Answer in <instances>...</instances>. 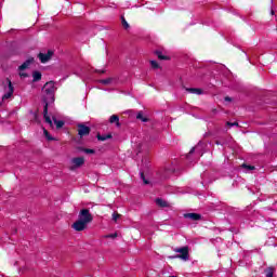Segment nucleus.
<instances>
[{"label": "nucleus", "instance_id": "f257e3e1", "mask_svg": "<svg viewBox=\"0 0 277 277\" xmlns=\"http://www.w3.org/2000/svg\"><path fill=\"white\" fill-rule=\"evenodd\" d=\"M42 102L49 106V103H55V82L49 81L42 88Z\"/></svg>", "mask_w": 277, "mask_h": 277}, {"label": "nucleus", "instance_id": "f03ea898", "mask_svg": "<svg viewBox=\"0 0 277 277\" xmlns=\"http://www.w3.org/2000/svg\"><path fill=\"white\" fill-rule=\"evenodd\" d=\"M174 252L179 254L169 256V259H181L182 261H189V247L175 248Z\"/></svg>", "mask_w": 277, "mask_h": 277}, {"label": "nucleus", "instance_id": "7ed1b4c3", "mask_svg": "<svg viewBox=\"0 0 277 277\" xmlns=\"http://www.w3.org/2000/svg\"><path fill=\"white\" fill-rule=\"evenodd\" d=\"M78 220H80L87 224H91V222L94 220V217L92 216V213H90L89 209H82L79 212Z\"/></svg>", "mask_w": 277, "mask_h": 277}, {"label": "nucleus", "instance_id": "20e7f679", "mask_svg": "<svg viewBox=\"0 0 277 277\" xmlns=\"http://www.w3.org/2000/svg\"><path fill=\"white\" fill-rule=\"evenodd\" d=\"M92 129L84 123H78L77 124V132L79 137H87V135H90Z\"/></svg>", "mask_w": 277, "mask_h": 277}, {"label": "nucleus", "instance_id": "39448f33", "mask_svg": "<svg viewBox=\"0 0 277 277\" xmlns=\"http://www.w3.org/2000/svg\"><path fill=\"white\" fill-rule=\"evenodd\" d=\"M71 228H74V230H77V233H81V230H85L88 228V223L81 221L80 219H78L72 225Z\"/></svg>", "mask_w": 277, "mask_h": 277}, {"label": "nucleus", "instance_id": "423d86ee", "mask_svg": "<svg viewBox=\"0 0 277 277\" xmlns=\"http://www.w3.org/2000/svg\"><path fill=\"white\" fill-rule=\"evenodd\" d=\"M38 57L41 64H47L53 57V50H49L48 53H39Z\"/></svg>", "mask_w": 277, "mask_h": 277}, {"label": "nucleus", "instance_id": "0eeeda50", "mask_svg": "<svg viewBox=\"0 0 277 277\" xmlns=\"http://www.w3.org/2000/svg\"><path fill=\"white\" fill-rule=\"evenodd\" d=\"M71 163L74 164V167H71L70 170H75V168H81V166H83V163H85V158H83V157L72 158Z\"/></svg>", "mask_w": 277, "mask_h": 277}, {"label": "nucleus", "instance_id": "6e6552de", "mask_svg": "<svg viewBox=\"0 0 277 277\" xmlns=\"http://www.w3.org/2000/svg\"><path fill=\"white\" fill-rule=\"evenodd\" d=\"M184 217L186 220H192L193 222H198L199 220H202V215L199 213H185Z\"/></svg>", "mask_w": 277, "mask_h": 277}, {"label": "nucleus", "instance_id": "1a4fd4ad", "mask_svg": "<svg viewBox=\"0 0 277 277\" xmlns=\"http://www.w3.org/2000/svg\"><path fill=\"white\" fill-rule=\"evenodd\" d=\"M43 118L50 127H53V121L51 120V117H49V106L47 104L43 106Z\"/></svg>", "mask_w": 277, "mask_h": 277}, {"label": "nucleus", "instance_id": "9d476101", "mask_svg": "<svg viewBox=\"0 0 277 277\" xmlns=\"http://www.w3.org/2000/svg\"><path fill=\"white\" fill-rule=\"evenodd\" d=\"M31 64H34V57H29L27 61H25V62L18 67V70H27V68H29V66H31Z\"/></svg>", "mask_w": 277, "mask_h": 277}, {"label": "nucleus", "instance_id": "9b49d317", "mask_svg": "<svg viewBox=\"0 0 277 277\" xmlns=\"http://www.w3.org/2000/svg\"><path fill=\"white\" fill-rule=\"evenodd\" d=\"M111 137H114L111 135V133H109V134L97 133V135H96V138L98 140V142H106V140H111Z\"/></svg>", "mask_w": 277, "mask_h": 277}, {"label": "nucleus", "instance_id": "f8f14e48", "mask_svg": "<svg viewBox=\"0 0 277 277\" xmlns=\"http://www.w3.org/2000/svg\"><path fill=\"white\" fill-rule=\"evenodd\" d=\"M42 79V72L35 70L32 71V83H37V81H40Z\"/></svg>", "mask_w": 277, "mask_h": 277}, {"label": "nucleus", "instance_id": "ddd939ff", "mask_svg": "<svg viewBox=\"0 0 277 277\" xmlns=\"http://www.w3.org/2000/svg\"><path fill=\"white\" fill-rule=\"evenodd\" d=\"M186 92H189V94H197L198 96H200V94H202V89H198V88H186Z\"/></svg>", "mask_w": 277, "mask_h": 277}, {"label": "nucleus", "instance_id": "4468645a", "mask_svg": "<svg viewBox=\"0 0 277 277\" xmlns=\"http://www.w3.org/2000/svg\"><path fill=\"white\" fill-rule=\"evenodd\" d=\"M109 122L110 124H116V127H120V117H118V115H113L109 118Z\"/></svg>", "mask_w": 277, "mask_h": 277}, {"label": "nucleus", "instance_id": "2eb2a0df", "mask_svg": "<svg viewBox=\"0 0 277 277\" xmlns=\"http://www.w3.org/2000/svg\"><path fill=\"white\" fill-rule=\"evenodd\" d=\"M155 55H157L158 60L160 61H170V56L163 55V53L159 50L155 51Z\"/></svg>", "mask_w": 277, "mask_h": 277}, {"label": "nucleus", "instance_id": "dca6fc26", "mask_svg": "<svg viewBox=\"0 0 277 277\" xmlns=\"http://www.w3.org/2000/svg\"><path fill=\"white\" fill-rule=\"evenodd\" d=\"M156 205L158 207H161L162 209H164L166 207H169L168 201H166V200H163L161 198H157L156 199Z\"/></svg>", "mask_w": 277, "mask_h": 277}, {"label": "nucleus", "instance_id": "f3484780", "mask_svg": "<svg viewBox=\"0 0 277 277\" xmlns=\"http://www.w3.org/2000/svg\"><path fill=\"white\" fill-rule=\"evenodd\" d=\"M136 120H141L142 122H148L150 119H148V117H144V113L138 111L136 115Z\"/></svg>", "mask_w": 277, "mask_h": 277}, {"label": "nucleus", "instance_id": "a211bd4d", "mask_svg": "<svg viewBox=\"0 0 277 277\" xmlns=\"http://www.w3.org/2000/svg\"><path fill=\"white\" fill-rule=\"evenodd\" d=\"M78 150H80L81 153H85L87 155H94L96 153V150L85 147H78Z\"/></svg>", "mask_w": 277, "mask_h": 277}, {"label": "nucleus", "instance_id": "6ab92c4d", "mask_svg": "<svg viewBox=\"0 0 277 277\" xmlns=\"http://www.w3.org/2000/svg\"><path fill=\"white\" fill-rule=\"evenodd\" d=\"M43 134L47 137L48 142H55V137L51 136L47 129H43Z\"/></svg>", "mask_w": 277, "mask_h": 277}, {"label": "nucleus", "instance_id": "aec40b11", "mask_svg": "<svg viewBox=\"0 0 277 277\" xmlns=\"http://www.w3.org/2000/svg\"><path fill=\"white\" fill-rule=\"evenodd\" d=\"M54 124L56 126V129H62L65 124L64 120H57L56 118H53Z\"/></svg>", "mask_w": 277, "mask_h": 277}, {"label": "nucleus", "instance_id": "412c9836", "mask_svg": "<svg viewBox=\"0 0 277 277\" xmlns=\"http://www.w3.org/2000/svg\"><path fill=\"white\" fill-rule=\"evenodd\" d=\"M266 277H274V267H268L264 271Z\"/></svg>", "mask_w": 277, "mask_h": 277}, {"label": "nucleus", "instance_id": "4be33fe9", "mask_svg": "<svg viewBox=\"0 0 277 277\" xmlns=\"http://www.w3.org/2000/svg\"><path fill=\"white\" fill-rule=\"evenodd\" d=\"M111 81H114V78H106V79L98 80V82L103 83V85H109Z\"/></svg>", "mask_w": 277, "mask_h": 277}, {"label": "nucleus", "instance_id": "5701e85b", "mask_svg": "<svg viewBox=\"0 0 277 277\" xmlns=\"http://www.w3.org/2000/svg\"><path fill=\"white\" fill-rule=\"evenodd\" d=\"M6 83H8L9 92L14 93V84H12V80H10V78H6Z\"/></svg>", "mask_w": 277, "mask_h": 277}, {"label": "nucleus", "instance_id": "b1692460", "mask_svg": "<svg viewBox=\"0 0 277 277\" xmlns=\"http://www.w3.org/2000/svg\"><path fill=\"white\" fill-rule=\"evenodd\" d=\"M13 95H14V93H12L11 91H8V92L2 96V101H8L9 98H12Z\"/></svg>", "mask_w": 277, "mask_h": 277}, {"label": "nucleus", "instance_id": "393cba45", "mask_svg": "<svg viewBox=\"0 0 277 277\" xmlns=\"http://www.w3.org/2000/svg\"><path fill=\"white\" fill-rule=\"evenodd\" d=\"M121 25L123 28L129 29V22L124 18V16L121 17Z\"/></svg>", "mask_w": 277, "mask_h": 277}, {"label": "nucleus", "instance_id": "a878e982", "mask_svg": "<svg viewBox=\"0 0 277 277\" xmlns=\"http://www.w3.org/2000/svg\"><path fill=\"white\" fill-rule=\"evenodd\" d=\"M120 217H122V215L119 214L118 212L113 213V221L114 222H118V220H120Z\"/></svg>", "mask_w": 277, "mask_h": 277}, {"label": "nucleus", "instance_id": "bb28decb", "mask_svg": "<svg viewBox=\"0 0 277 277\" xmlns=\"http://www.w3.org/2000/svg\"><path fill=\"white\" fill-rule=\"evenodd\" d=\"M150 66L151 68L157 69L159 68V63H157V61H150Z\"/></svg>", "mask_w": 277, "mask_h": 277}, {"label": "nucleus", "instance_id": "cd10ccee", "mask_svg": "<svg viewBox=\"0 0 277 277\" xmlns=\"http://www.w3.org/2000/svg\"><path fill=\"white\" fill-rule=\"evenodd\" d=\"M141 179H142V181L145 185H148L150 183V182H148V180H146V176L144 175V172H141Z\"/></svg>", "mask_w": 277, "mask_h": 277}, {"label": "nucleus", "instance_id": "c85d7f7f", "mask_svg": "<svg viewBox=\"0 0 277 277\" xmlns=\"http://www.w3.org/2000/svg\"><path fill=\"white\" fill-rule=\"evenodd\" d=\"M242 168H245V170H255L254 166H250V164H246V163L242 164Z\"/></svg>", "mask_w": 277, "mask_h": 277}, {"label": "nucleus", "instance_id": "c756f323", "mask_svg": "<svg viewBox=\"0 0 277 277\" xmlns=\"http://www.w3.org/2000/svg\"><path fill=\"white\" fill-rule=\"evenodd\" d=\"M226 124H227V127H239V123L237 121H235V122L227 121Z\"/></svg>", "mask_w": 277, "mask_h": 277}, {"label": "nucleus", "instance_id": "7c9ffc66", "mask_svg": "<svg viewBox=\"0 0 277 277\" xmlns=\"http://www.w3.org/2000/svg\"><path fill=\"white\" fill-rule=\"evenodd\" d=\"M106 237L109 238V239H116V237H118V234H117V233H115V234H109V235H107Z\"/></svg>", "mask_w": 277, "mask_h": 277}, {"label": "nucleus", "instance_id": "2f4dec72", "mask_svg": "<svg viewBox=\"0 0 277 277\" xmlns=\"http://www.w3.org/2000/svg\"><path fill=\"white\" fill-rule=\"evenodd\" d=\"M196 153V147L190 148L189 153L186 155L187 158H189V155H194Z\"/></svg>", "mask_w": 277, "mask_h": 277}, {"label": "nucleus", "instance_id": "473e14b6", "mask_svg": "<svg viewBox=\"0 0 277 277\" xmlns=\"http://www.w3.org/2000/svg\"><path fill=\"white\" fill-rule=\"evenodd\" d=\"M19 77L26 79L29 75L27 72H19Z\"/></svg>", "mask_w": 277, "mask_h": 277}, {"label": "nucleus", "instance_id": "72a5a7b5", "mask_svg": "<svg viewBox=\"0 0 277 277\" xmlns=\"http://www.w3.org/2000/svg\"><path fill=\"white\" fill-rule=\"evenodd\" d=\"M224 101H226L227 103H232L233 98L230 96H225Z\"/></svg>", "mask_w": 277, "mask_h": 277}, {"label": "nucleus", "instance_id": "f704fd0d", "mask_svg": "<svg viewBox=\"0 0 277 277\" xmlns=\"http://www.w3.org/2000/svg\"><path fill=\"white\" fill-rule=\"evenodd\" d=\"M95 72H98L100 75H105V69H96Z\"/></svg>", "mask_w": 277, "mask_h": 277}, {"label": "nucleus", "instance_id": "c9c22d12", "mask_svg": "<svg viewBox=\"0 0 277 277\" xmlns=\"http://www.w3.org/2000/svg\"><path fill=\"white\" fill-rule=\"evenodd\" d=\"M215 144H216L217 146H220V141H215Z\"/></svg>", "mask_w": 277, "mask_h": 277}, {"label": "nucleus", "instance_id": "e433bc0d", "mask_svg": "<svg viewBox=\"0 0 277 277\" xmlns=\"http://www.w3.org/2000/svg\"><path fill=\"white\" fill-rule=\"evenodd\" d=\"M271 14L274 15V10L271 11Z\"/></svg>", "mask_w": 277, "mask_h": 277}]
</instances>
